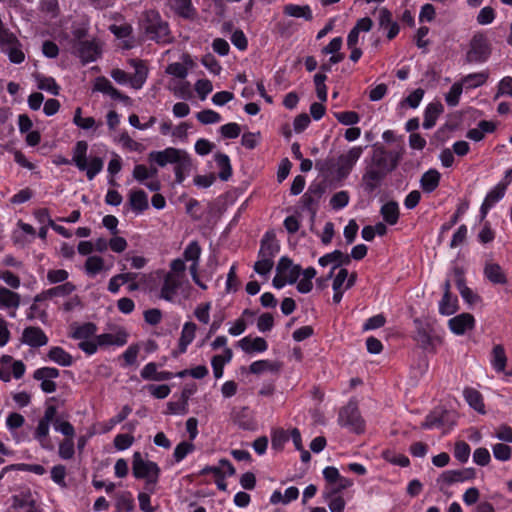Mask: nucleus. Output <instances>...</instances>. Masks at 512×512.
Segmentation results:
<instances>
[{
    "mask_svg": "<svg viewBox=\"0 0 512 512\" xmlns=\"http://www.w3.org/2000/svg\"><path fill=\"white\" fill-rule=\"evenodd\" d=\"M148 160L160 167L174 164L175 180L181 184L191 171L192 162L188 153L184 150L168 147L161 151H152L148 154Z\"/></svg>",
    "mask_w": 512,
    "mask_h": 512,
    "instance_id": "nucleus-1",
    "label": "nucleus"
},
{
    "mask_svg": "<svg viewBox=\"0 0 512 512\" xmlns=\"http://www.w3.org/2000/svg\"><path fill=\"white\" fill-rule=\"evenodd\" d=\"M140 29L148 39L159 44H168L173 41L168 22L164 21L158 11L147 10L139 19Z\"/></svg>",
    "mask_w": 512,
    "mask_h": 512,
    "instance_id": "nucleus-2",
    "label": "nucleus"
},
{
    "mask_svg": "<svg viewBox=\"0 0 512 512\" xmlns=\"http://www.w3.org/2000/svg\"><path fill=\"white\" fill-rule=\"evenodd\" d=\"M132 473L136 479H144V489L149 493L156 492V485L160 477V467L157 463L144 460L140 452L133 454Z\"/></svg>",
    "mask_w": 512,
    "mask_h": 512,
    "instance_id": "nucleus-3",
    "label": "nucleus"
},
{
    "mask_svg": "<svg viewBox=\"0 0 512 512\" xmlns=\"http://www.w3.org/2000/svg\"><path fill=\"white\" fill-rule=\"evenodd\" d=\"M88 143L84 140L77 141L73 148L72 163L80 171H85L89 180H93L100 173L104 166V161L100 157H92L87 161Z\"/></svg>",
    "mask_w": 512,
    "mask_h": 512,
    "instance_id": "nucleus-4",
    "label": "nucleus"
},
{
    "mask_svg": "<svg viewBox=\"0 0 512 512\" xmlns=\"http://www.w3.org/2000/svg\"><path fill=\"white\" fill-rule=\"evenodd\" d=\"M413 323L415 326L413 339L422 349L434 351L436 344L441 342V338L436 333L434 323L421 318L414 319Z\"/></svg>",
    "mask_w": 512,
    "mask_h": 512,
    "instance_id": "nucleus-5",
    "label": "nucleus"
},
{
    "mask_svg": "<svg viewBox=\"0 0 512 512\" xmlns=\"http://www.w3.org/2000/svg\"><path fill=\"white\" fill-rule=\"evenodd\" d=\"M338 422L341 426L348 428L354 433L360 434L364 431V420L360 415L357 403L354 401H349L340 410Z\"/></svg>",
    "mask_w": 512,
    "mask_h": 512,
    "instance_id": "nucleus-6",
    "label": "nucleus"
},
{
    "mask_svg": "<svg viewBox=\"0 0 512 512\" xmlns=\"http://www.w3.org/2000/svg\"><path fill=\"white\" fill-rule=\"evenodd\" d=\"M400 158L401 155L398 152L387 151L384 147H375L368 165L389 174L398 166Z\"/></svg>",
    "mask_w": 512,
    "mask_h": 512,
    "instance_id": "nucleus-7",
    "label": "nucleus"
},
{
    "mask_svg": "<svg viewBox=\"0 0 512 512\" xmlns=\"http://www.w3.org/2000/svg\"><path fill=\"white\" fill-rule=\"evenodd\" d=\"M491 55V46L484 34H475L466 54L467 63H484Z\"/></svg>",
    "mask_w": 512,
    "mask_h": 512,
    "instance_id": "nucleus-8",
    "label": "nucleus"
},
{
    "mask_svg": "<svg viewBox=\"0 0 512 512\" xmlns=\"http://www.w3.org/2000/svg\"><path fill=\"white\" fill-rule=\"evenodd\" d=\"M363 153L361 146L351 148L347 153L341 154L337 159L336 174L338 178H345L348 176L353 166L359 160Z\"/></svg>",
    "mask_w": 512,
    "mask_h": 512,
    "instance_id": "nucleus-9",
    "label": "nucleus"
},
{
    "mask_svg": "<svg viewBox=\"0 0 512 512\" xmlns=\"http://www.w3.org/2000/svg\"><path fill=\"white\" fill-rule=\"evenodd\" d=\"M455 424V414L447 410H434L427 415L422 427L430 429L434 427H444L449 430Z\"/></svg>",
    "mask_w": 512,
    "mask_h": 512,
    "instance_id": "nucleus-10",
    "label": "nucleus"
},
{
    "mask_svg": "<svg viewBox=\"0 0 512 512\" xmlns=\"http://www.w3.org/2000/svg\"><path fill=\"white\" fill-rule=\"evenodd\" d=\"M60 372L54 367H42L34 371L33 378L41 381L40 387L45 393H53L57 389L56 383L53 379L58 378Z\"/></svg>",
    "mask_w": 512,
    "mask_h": 512,
    "instance_id": "nucleus-11",
    "label": "nucleus"
},
{
    "mask_svg": "<svg viewBox=\"0 0 512 512\" xmlns=\"http://www.w3.org/2000/svg\"><path fill=\"white\" fill-rule=\"evenodd\" d=\"M388 174L367 164L365 172L362 176V186L365 192H374L386 178Z\"/></svg>",
    "mask_w": 512,
    "mask_h": 512,
    "instance_id": "nucleus-12",
    "label": "nucleus"
},
{
    "mask_svg": "<svg viewBox=\"0 0 512 512\" xmlns=\"http://www.w3.org/2000/svg\"><path fill=\"white\" fill-rule=\"evenodd\" d=\"M21 342L32 348H39L48 343V337L40 327H26L21 336Z\"/></svg>",
    "mask_w": 512,
    "mask_h": 512,
    "instance_id": "nucleus-13",
    "label": "nucleus"
},
{
    "mask_svg": "<svg viewBox=\"0 0 512 512\" xmlns=\"http://www.w3.org/2000/svg\"><path fill=\"white\" fill-rule=\"evenodd\" d=\"M476 476L475 470L473 468H464L460 470H447L443 472L437 482L439 484L451 485L457 482H464L467 480L474 479Z\"/></svg>",
    "mask_w": 512,
    "mask_h": 512,
    "instance_id": "nucleus-14",
    "label": "nucleus"
},
{
    "mask_svg": "<svg viewBox=\"0 0 512 512\" xmlns=\"http://www.w3.org/2000/svg\"><path fill=\"white\" fill-rule=\"evenodd\" d=\"M183 283L184 279L166 273L160 289L159 297L169 302L173 301Z\"/></svg>",
    "mask_w": 512,
    "mask_h": 512,
    "instance_id": "nucleus-15",
    "label": "nucleus"
},
{
    "mask_svg": "<svg viewBox=\"0 0 512 512\" xmlns=\"http://www.w3.org/2000/svg\"><path fill=\"white\" fill-rule=\"evenodd\" d=\"M280 251V245L276 240V236L274 232L268 231L264 234L261 239L260 249L258 252L259 258L269 259L270 261H274V257Z\"/></svg>",
    "mask_w": 512,
    "mask_h": 512,
    "instance_id": "nucleus-16",
    "label": "nucleus"
},
{
    "mask_svg": "<svg viewBox=\"0 0 512 512\" xmlns=\"http://www.w3.org/2000/svg\"><path fill=\"white\" fill-rule=\"evenodd\" d=\"M74 48L84 63L95 61L100 54L99 46L95 41H77Z\"/></svg>",
    "mask_w": 512,
    "mask_h": 512,
    "instance_id": "nucleus-17",
    "label": "nucleus"
},
{
    "mask_svg": "<svg viewBox=\"0 0 512 512\" xmlns=\"http://www.w3.org/2000/svg\"><path fill=\"white\" fill-rule=\"evenodd\" d=\"M474 317L469 313H462L448 321L450 330L456 335H463L467 330L473 329Z\"/></svg>",
    "mask_w": 512,
    "mask_h": 512,
    "instance_id": "nucleus-18",
    "label": "nucleus"
},
{
    "mask_svg": "<svg viewBox=\"0 0 512 512\" xmlns=\"http://www.w3.org/2000/svg\"><path fill=\"white\" fill-rule=\"evenodd\" d=\"M276 271L278 274H284L289 284H294L301 274V267L294 265L290 258L283 256L277 264Z\"/></svg>",
    "mask_w": 512,
    "mask_h": 512,
    "instance_id": "nucleus-19",
    "label": "nucleus"
},
{
    "mask_svg": "<svg viewBox=\"0 0 512 512\" xmlns=\"http://www.w3.org/2000/svg\"><path fill=\"white\" fill-rule=\"evenodd\" d=\"M99 346H124L128 341L127 331L120 327L114 333H104L96 337Z\"/></svg>",
    "mask_w": 512,
    "mask_h": 512,
    "instance_id": "nucleus-20",
    "label": "nucleus"
},
{
    "mask_svg": "<svg viewBox=\"0 0 512 512\" xmlns=\"http://www.w3.org/2000/svg\"><path fill=\"white\" fill-rule=\"evenodd\" d=\"M232 420L233 422L239 426V428L244 430H255L256 422L251 415V412L248 407L234 408L232 410Z\"/></svg>",
    "mask_w": 512,
    "mask_h": 512,
    "instance_id": "nucleus-21",
    "label": "nucleus"
},
{
    "mask_svg": "<svg viewBox=\"0 0 512 512\" xmlns=\"http://www.w3.org/2000/svg\"><path fill=\"white\" fill-rule=\"evenodd\" d=\"M238 346L248 354L254 352H264L268 348L266 340L262 337L251 338L249 336L242 338L238 342Z\"/></svg>",
    "mask_w": 512,
    "mask_h": 512,
    "instance_id": "nucleus-22",
    "label": "nucleus"
},
{
    "mask_svg": "<svg viewBox=\"0 0 512 512\" xmlns=\"http://www.w3.org/2000/svg\"><path fill=\"white\" fill-rule=\"evenodd\" d=\"M318 263L323 267L333 264V269H336L339 266L350 264V256L348 254H344L340 250H334L333 252L320 257Z\"/></svg>",
    "mask_w": 512,
    "mask_h": 512,
    "instance_id": "nucleus-23",
    "label": "nucleus"
},
{
    "mask_svg": "<svg viewBox=\"0 0 512 512\" xmlns=\"http://www.w3.org/2000/svg\"><path fill=\"white\" fill-rule=\"evenodd\" d=\"M95 90L109 95L112 99L127 102L130 98L117 90L105 77L98 78L95 83Z\"/></svg>",
    "mask_w": 512,
    "mask_h": 512,
    "instance_id": "nucleus-24",
    "label": "nucleus"
},
{
    "mask_svg": "<svg viewBox=\"0 0 512 512\" xmlns=\"http://www.w3.org/2000/svg\"><path fill=\"white\" fill-rule=\"evenodd\" d=\"M484 275L493 284L504 285L507 283L506 274L497 263L487 262L484 267Z\"/></svg>",
    "mask_w": 512,
    "mask_h": 512,
    "instance_id": "nucleus-25",
    "label": "nucleus"
},
{
    "mask_svg": "<svg viewBox=\"0 0 512 512\" xmlns=\"http://www.w3.org/2000/svg\"><path fill=\"white\" fill-rule=\"evenodd\" d=\"M129 205L136 213H142L148 209V196L144 190H131L129 193Z\"/></svg>",
    "mask_w": 512,
    "mask_h": 512,
    "instance_id": "nucleus-26",
    "label": "nucleus"
},
{
    "mask_svg": "<svg viewBox=\"0 0 512 512\" xmlns=\"http://www.w3.org/2000/svg\"><path fill=\"white\" fill-rule=\"evenodd\" d=\"M168 5L176 14L186 19L193 18L196 14L191 0H168Z\"/></svg>",
    "mask_w": 512,
    "mask_h": 512,
    "instance_id": "nucleus-27",
    "label": "nucleus"
},
{
    "mask_svg": "<svg viewBox=\"0 0 512 512\" xmlns=\"http://www.w3.org/2000/svg\"><path fill=\"white\" fill-rule=\"evenodd\" d=\"M50 423L39 420L34 432V438L39 442L40 446L45 450H53L54 446L48 439Z\"/></svg>",
    "mask_w": 512,
    "mask_h": 512,
    "instance_id": "nucleus-28",
    "label": "nucleus"
},
{
    "mask_svg": "<svg viewBox=\"0 0 512 512\" xmlns=\"http://www.w3.org/2000/svg\"><path fill=\"white\" fill-rule=\"evenodd\" d=\"M443 110V105L440 102L428 104L424 113L423 127L425 129H431L436 124V120Z\"/></svg>",
    "mask_w": 512,
    "mask_h": 512,
    "instance_id": "nucleus-29",
    "label": "nucleus"
},
{
    "mask_svg": "<svg viewBox=\"0 0 512 512\" xmlns=\"http://www.w3.org/2000/svg\"><path fill=\"white\" fill-rule=\"evenodd\" d=\"M197 326L193 322H186L183 325L181 336L179 339V353H185L188 345L194 340Z\"/></svg>",
    "mask_w": 512,
    "mask_h": 512,
    "instance_id": "nucleus-30",
    "label": "nucleus"
},
{
    "mask_svg": "<svg viewBox=\"0 0 512 512\" xmlns=\"http://www.w3.org/2000/svg\"><path fill=\"white\" fill-rule=\"evenodd\" d=\"M283 13L290 17L304 18L306 21L313 19L312 11L308 5L288 4L284 6Z\"/></svg>",
    "mask_w": 512,
    "mask_h": 512,
    "instance_id": "nucleus-31",
    "label": "nucleus"
},
{
    "mask_svg": "<svg viewBox=\"0 0 512 512\" xmlns=\"http://www.w3.org/2000/svg\"><path fill=\"white\" fill-rule=\"evenodd\" d=\"M281 367V363L276 361L258 360L249 366V370L252 374H262L267 371L277 373Z\"/></svg>",
    "mask_w": 512,
    "mask_h": 512,
    "instance_id": "nucleus-32",
    "label": "nucleus"
},
{
    "mask_svg": "<svg viewBox=\"0 0 512 512\" xmlns=\"http://www.w3.org/2000/svg\"><path fill=\"white\" fill-rule=\"evenodd\" d=\"M440 182V173L435 169H430L425 172L420 180L421 187L424 192L431 193L433 192L439 185Z\"/></svg>",
    "mask_w": 512,
    "mask_h": 512,
    "instance_id": "nucleus-33",
    "label": "nucleus"
},
{
    "mask_svg": "<svg viewBox=\"0 0 512 512\" xmlns=\"http://www.w3.org/2000/svg\"><path fill=\"white\" fill-rule=\"evenodd\" d=\"M20 305V295L5 287L0 288V308L17 309Z\"/></svg>",
    "mask_w": 512,
    "mask_h": 512,
    "instance_id": "nucleus-34",
    "label": "nucleus"
},
{
    "mask_svg": "<svg viewBox=\"0 0 512 512\" xmlns=\"http://www.w3.org/2000/svg\"><path fill=\"white\" fill-rule=\"evenodd\" d=\"M489 77V73L486 71L471 73L464 76L460 83H463V88L465 89H473L482 86L486 83Z\"/></svg>",
    "mask_w": 512,
    "mask_h": 512,
    "instance_id": "nucleus-35",
    "label": "nucleus"
},
{
    "mask_svg": "<svg viewBox=\"0 0 512 512\" xmlns=\"http://www.w3.org/2000/svg\"><path fill=\"white\" fill-rule=\"evenodd\" d=\"M48 357L51 361L60 366L68 367L73 363L72 356L61 347H52L48 352Z\"/></svg>",
    "mask_w": 512,
    "mask_h": 512,
    "instance_id": "nucleus-36",
    "label": "nucleus"
},
{
    "mask_svg": "<svg viewBox=\"0 0 512 512\" xmlns=\"http://www.w3.org/2000/svg\"><path fill=\"white\" fill-rule=\"evenodd\" d=\"M138 277V273L126 272L120 273L113 276L108 283V290L116 294L119 292L120 286L127 283L128 281L135 280Z\"/></svg>",
    "mask_w": 512,
    "mask_h": 512,
    "instance_id": "nucleus-37",
    "label": "nucleus"
},
{
    "mask_svg": "<svg viewBox=\"0 0 512 512\" xmlns=\"http://www.w3.org/2000/svg\"><path fill=\"white\" fill-rule=\"evenodd\" d=\"M383 219L389 225H395L399 219V206L395 201L385 203L380 210Z\"/></svg>",
    "mask_w": 512,
    "mask_h": 512,
    "instance_id": "nucleus-38",
    "label": "nucleus"
},
{
    "mask_svg": "<svg viewBox=\"0 0 512 512\" xmlns=\"http://www.w3.org/2000/svg\"><path fill=\"white\" fill-rule=\"evenodd\" d=\"M463 395L470 407L478 412H484L483 398L479 391L468 387L464 389Z\"/></svg>",
    "mask_w": 512,
    "mask_h": 512,
    "instance_id": "nucleus-39",
    "label": "nucleus"
},
{
    "mask_svg": "<svg viewBox=\"0 0 512 512\" xmlns=\"http://www.w3.org/2000/svg\"><path fill=\"white\" fill-rule=\"evenodd\" d=\"M105 269L104 259L100 256H89L84 264V271L89 277H95Z\"/></svg>",
    "mask_w": 512,
    "mask_h": 512,
    "instance_id": "nucleus-40",
    "label": "nucleus"
},
{
    "mask_svg": "<svg viewBox=\"0 0 512 512\" xmlns=\"http://www.w3.org/2000/svg\"><path fill=\"white\" fill-rule=\"evenodd\" d=\"M76 290V286L71 282H65L56 287L43 292L44 298L64 297L70 295Z\"/></svg>",
    "mask_w": 512,
    "mask_h": 512,
    "instance_id": "nucleus-41",
    "label": "nucleus"
},
{
    "mask_svg": "<svg viewBox=\"0 0 512 512\" xmlns=\"http://www.w3.org/2000/svg\"><path fill=\"white\" fill-rule=\"evenodd\" d=\"M507 357L502 345L494 346L492 350V365L498 372H505Z\"/></svg>",
    "mask_w": 512,
    "mask_h": 512,
    "instance_id": "nucleus-42",
    "label": "nucleus"
},
{
    "mask_svg": "<svg viewBox=\"0 0 512 512\" xmlns=\"http://www.w3.org/2000/svg\"><path fill=\"white\" fill-rule=\"evenodd\" d=\"M37 87L40 90L47 91L54 96L59 95L60 87L52 77H46L43 75L36 76Z\"/></svg>",
    "mask_w": 512,
    "mask_h": 512,
    "instance_id": "nucleus-43",
    "label": "nucleus"
},
{
    "mask_svg": "<svg viewBox=\"0 0 512 512\" xmlns=\"http://www.w3.org/2000/svg\"><path fill=\"white\" fill-rule=\"evenodd\" d=\"M215 161L217 166L220 168L219 178L223 181L228 180L232 175V168L229 157L226 154L218 153L215 156Z\"/></svg>",
    "mask_w": 512,
    "mask_h": 512,
    "instance_id": "nucleus-44",
    "label": "nucleus"
},
{
    "mask_svg": "<svg viewBox=\"0 0 512 512\" xmlns=\"http://www.w3.org/2000/svg\"><path fill=\"white\" fill-rule=\"evenodd\" d=\"M135 67V74L133 77H129L130 84L135 89H140L144 84L147 77V69L146 67L137 61H133Z\"/></svg>",
    "mask_w": 512,
    "mask_h": 512,
    "instance_id": "nucleus-45",
    "label": "nucleus"
},
{
    "mask_svg": "<svg viewBox=\"0 0 512 512\" xmlns=\"http://www.w3.org/2000/svg\"><path fill=\"white\" fill-rule=\"evenodd\" d=\"M1 51L7 54L9 60L14 64H20L25 60V54L19 41L18 44L7 46Z\"/></svg>",
    "mask_w": 512,
    "mask_h": 512,
    "instance_id": "nucleus-46",
    "label": "nucleus"
},
{
    "mask_svg": "<svg viewBox=\"0 0 512 512\" xmlns=\"http://www.w3.org/2000/svg\"><path fill=\"white\" fill-rule=\"evenodd\" d=\"M457 310V299L452 298L451 294L444 293L439 303V312L442 315H451Z\"/></svg>",
    "mask_w": 512,
    "mask_h": 512,
    "instance_id": "nucleus-47",
    "label": "nucleus"
},
{
    "mask_svg": "<svg viewBox=\"0 0 512 512\" xmlns=\"http://www.w3.org/2000/svg\"><path fill=\"white\" fill-rule=\"evenodd\" d=\"M18 39L14 33L5 27L4 23L0 19V48L3 50L7 46L18 44Z\"/></svg>",
    "mask_w": 512,
    "mask_h": 512,
    "instance_id": "nucleus-48",
    "label": "nucleus"
},
{
    "mask_svg": "<svg viewBox=\"0 0 512 512\" xmlns=\"http://www.w3.org/2000/svg\"><path fill=\"white\" fill-rule=\"evenodd\" d=\"M82 110L80 107L76 108L73 123L83 130H89L96 127V121L93 117H82Z\"/></svg>",
    "mask_w": 512,
    "mask_h": 512,
    "instance_id": "nucleus-49",
    "label": "nucleus"
},
{
    "mask_svg": "<svg viewBox=\"0 0 512 512\" xmlns=\"http://www.w3.org/2000/svg\"><path fill=\"white\" fill-rule=\"evenodd\" d=\"M97 328L96 325L93 323H85L83 325L77 326L74 331L72 332L71 336L74 339H82L85 340L89 338L90 336L94 335Z\"/></svg>",
    "mask_w": 512,
    "mask_h": 512,
    "instance_id": "nucleus-50",
    "label": "nucleus"
},
{
    "mask_svg": "<svg viewBox=\"0 0 512 512\" xmlns=\"http://www.w3.org/2000/svg\"><path fill=\"white\" fill-rule=\"evenodd\" d=\"M463 89V83L455 82L445 96L446 103L451 107L457 106Z\"/></svg>",
    "mask_w": 512,
    "mask_h": 512,
    "instance_id": "nucleus-51",
    "label": "nucleus"
},
{
    "mask_svg": "<svg viewBox=\"0 0 512 512\" xmlns=\"http://www.w3.org/2000/svg\"><path fill=\"white\" fill-rule=\"evenodd\" d=\"M201 247L197 241L190 242L183 252L185 261L199 262Z\"/></svg>",
    "mask_w": 512,
    "mask_h": 512,
    "instance_id": "nucleus-52",
    "label": "nucleus"
},
{
    "mask_svg": "<svg viewBox=\"0 0 512 512\" xmlns=\"http://www.w3.org/2000/svg\"><path fill=\"white\" fill-rule=\"evenodd\" d=\"M316 169L325 175L326 177H329L333 175L335 167L337 168V162L334 158H327L324 160H319L315 164Z\"/></svg>",
    "mask_w": 512,
    "mask_h": 512,
    "instance_id": "nucleus-53",
    "label": "nucleus"
},
{
    "mask_svg": "<svg viewBox=\"0 0 512 512\" xmlns=\"http://www.w3.org/2000/svg\"><path fill=\"white\" fill-rule=\"evenodd\" d=\"M289 436L284 429H276L272 433L271 445L275 450H282L284 444L288 441Z\"/></svg>",
    "mask_w": 512,
    "mask_h": 512,
    "instance_id": "nucleus-54",
    "label": "nucleus"
},
{
    "mask_svg": "<svg viewBox=\"0 0 512 512\" xmlns=\"http://www.w3.org/2000/svg\"><path fill=\"white\" fill-rule=\"evenodd\" d=\"M493 455L497 460L507 461L511 458L512 448L507 444L497 443L492 447Z\"/></svg>",
    "mask_w": 512,
    "mask_h": 512,
    "instance_id": "nucleus-55",
    "label": "nucleus"
},
{
    "mask_svg": "<svg viewBox=\"0 0 512 512\" xmlns=\"http://www.w3.org/2000/svg\"><path fill=\"white\" fill-rule=\"evenodd\" d=\"M196 117L199 122H201L202 124H205V125L218 123L221 121L220 114L211 109H206V110L198 112Z\"/></svg>",
    "mask_w": 512,
    "mask_h": 512,
    "instance_id": "nucleus-56",
    "label": "nucleus"
},
{
    "mask_svg": "<svg viewBox=\"0 0 512 512\" xmlns=\"http://www.w3.org/2000/svg\"><path fill=\"white\" fill-rule=\"evenodd\" d=\"M335 118L343 125H355L360 121L358 113L354 111H344L334 113Z\"/></svg>",
    "mask_w": 512,
    "mask_h": 512,
    "instance_id": "nucleus-57",
    "label": "nucleus"
},
{
    "mask_svg": "<svg viewBox=\"0 0 512 512\" xmlns=\"http://www.w3.org/2000/svg\"><path fill=\"white\" fill-rule=\"evenodd\" d=\"M470 456V446L464 441H458L454 448V457L461 463L468 461Z\"/></svg>",
    "mask_w": 512,
    "mask_h": 512,
    "instance_id": "nucleus-58",
    "label": "nucleus"
},
{
    "mask_svg": "<svg viewBox=\"0 0 512 512\" xmlns=\"http://www.w3.org/2000/svg\"><path fill=\"white\" fill-rule=\"evenodd\" d=\"M53 426L56 431L66 436V439H73V436L75 435V429L70 422L57 418L55 419Z\"/></svg>",
    "mask_w": 512,
    "mask_h": 512,
    "instance_id": "nucleus-59",
    "label": "nucleus"
},
{
    "mask_svg": "<svg viewBox=\"0 0 512 512\" xmlns=\"http://www.w3.org/2000/svg\"><path fill=\"white\" fill-rule=\"evenodd\" d=\"M194 445L190 442L183 441L179 443L174 450L173 456L176 462L182 461L189 453L194 450Z\"/></svg>",
    "mask_w": 512,
    "mask_h": 512,
    "instance_id": "nucleus-60",
    "label": "nucleus"
},
{
    "mask_svg": "<svg viewBox=\"0 0 512 512\" xmlns=\"http://www.w3.org/2000/svg\"><path fill=\"white\" fill-rule=\"evenodd\" d=\"M504 194L505 186L497 185L486 195L483 204H489V207H492L503 198Z\"/></svg>",
    "mask_w": 512,
    "mask_h": 512,
    "instance_id": "nucleus-61",
    "label": "nucleus"
},
{
    "mask_svg": "<svg viewBox=\"0 0 512 512\" xmlns=\"http://www.w3.org/2000/svg\"><path fill=\"white\" fill-rule=\"evenodd\" d=\"M74 442L73 439H64L59 444L58 454L64 460H69L74 456Z\"/></svg>",
    "mask_w": 512,
    "mask_h": 512,
    "instance_id": "nucleus-62",
    "label": "nucleus"
},
{
    "mask_svg": "<svg viewBox=\"0 0 512 512\" xmlns=\"http://www.w3.org/2000/svg\"><path fill=\"white\" fill-rule=\"evenodd\" d=\"M349 203V194L347 191H339L330 199V205L333 209L338 210L344 208Z\"/></svg>",
    "mask_w": 512,
    "mask_h": 512,
    "instance_id": "nucleus-63",
    "label": "nucleus"
},
{
    "mask_svg": "<svg viewBox=\"0 0 512 512\" xmlns=\"http://www.w3.org/2000/svg\"><path fill=\"white\" fill-rule=\"evenodd\" d=\"M210 309V302L202 303L196 307L194 315L201 323L208 324L210 321Z\"/></svg>",
    "mask_w": 512,
    "mask_h": 512,
    "instance_id": "nucleus-64",
    "label": "nucleus"
}]
</instances>
